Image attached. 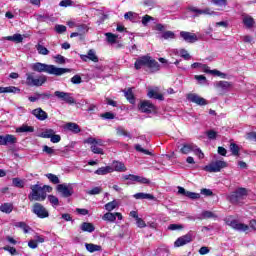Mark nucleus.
I'll use <instances>...</instances> for the list:
<instances>
[{
    "instance_id": "27",
    "label": "nucleus",
    "mask_w": 256,
    "mask_h": 256,
    "mask_svg": "<svg viewBox=\"0 0 256 256\" xmlns=\"http://www.w3.org/2000/svg\"><path fill=\"white\" fill-rule=\"evenodd\" d=\"M66 129L68 131H71V133H81V128L76 124V123H73V122H69L66 124Z\"/></svg>"
},
{
    "instance_id": "38",
    "label": "nucleus",
    "mask_w": 256,
    "mask_h": 256,
    "mask_svg": "<svg viewBox=\"0 0 256 256\" xmlns=\"http://www.w3.org/2000/svg\"><path fill=\"white\" fill-rule=\"evenodd\" d=\"M192 69H202L204 70V73H207V71H209V66L205 65V64H201L199 62H194L192 65H191Z\"/></svg>"
},
{
    "instance_id": "58",
    "label": "nucleus",
    "mask_w": 256,
    "mask_h": 256,
    "mask_svg": "<svg viewBox=\"0 0 256 256\" xmlns=\"http://www.w3.org/2000/svg\"><path fill=\"white\" fill-rule=\"evenodd\" d=\"M186 197H188V199H200L201 194L188 191V193L186 194Z\"/></svg>"
},
{
    "instance_id": "21",
    "label": "nucleus",
    "mask_w": 256,
    "mask_h": 256,
    "mask_svg": "<svg viewBox=\"0 0 256 256\" xmlns=\"http://www.w3.org/2000/svg\"><path fill=\"white\" fill-rule=\"evenodd\" d=\"M1 41H12L13 43H23V36L21 34H14L13 36L2 37Z\"/></svg>"
},
{
    "instance_id": "35",
    "label": "nucleus",
    "mask_w": 256,
    "mask_h": 256,
    "mask_svg": "<svg viewBox=\"0 0 256 256\" xmlns=\"http://www.w3.org/2000/svg\"><path fill=\"white\" fill-rule=\"evenodd\" d=\"M160 39H164L165 41L169 40V39H175V32L173 31H164L162 32Z\"/></svg>"
},
{
    "instance_id": "34",
    "label": "nucleus",
    "mask_w": 256,
    "mask_h": 256,
    "mask_svg": "<svg viewBox=\"0 0 256 256\" xmlns=\"http://www.w3.org/2000/svg\"><path fill=\"white\" fill-rule=\"evenodd\" d=\"M233 84H231V82H227V81H218L216 83V87L218 89H222L223 91H227V89H229L230 87H232Z\"/></svg>"
},
{
    "instance_id": "31",
    "label": "nucleus",
    "mask_w": 256,
    "mask_h": 256,
    "mask_svg": "<svg viewBox=\"0 0 256 256\" xmlns=\"http://www.w3.org/2000/svg\"><path fill=\"white\" fill-rule=\"evenodd\" d=\"M86 249L89 251V253H95L97 251H101V245L93 244V243H86L85 244Z\"/></svg>"
},
{
    "instance_id": "33",
    "label": "nucleus",
    "mask_w": 256,
    "mask_h": 256,
    "mask_svg": "<svg viewBox=\"0 0 256 256\" xmlns=\"http://www.w3.org/2000/svg\"><path fill=\"white\" fill-rule=\"evenodd\" d=\"M0 211L2 213H6L7 215H9V213L13 212V204L11 203H4L0 206Z\"/></svg>"
},
{
    "instance_id": "3",
    "label": "nucleus",
    "mask_w": 256,
    "mask_h": 256,
    "mask_svg": "<svg viewBox=\"0 0 256 256\" xmlns=\"http://www.w3.org/2000/svg\"><path fill=\"white\" fill-rule=\"evenodd\" d=\"M134 67L137 71L139 69H142L143 67H148V69H152L153 71H159V62L157 60L151 58L149 55L141 56L139 57L135 64Z\"/></svg>"
},
{
    "instance_id": "17",
    "label": "nucleus",
    "mask_w": 256,
    "mask_h": 256,
    "mask_svg": "<svg viewBox=\"0 0 256 256\" xmlns=\"http://www.w3.org/2000/svg\"><path fill=\"white\" fill-rule=\"evenodd\" d=\"M191 241H193L191 234H186L175 241L174 247H183V245H187V243H191Z\"/></svg>"
},
{
    "instance_id": "63",
    "label": "nucleus",
    "mask_w": 256,
    "mask_h": 256,
    "mask_svg": "<svg viewBox=\"0 0 256 256\" xmlns=\"http://www.w3.org/2000/svg\"><path fill=\"white\" fill-rule=\"evenodd\" d=\"M54 59H55V61H56V63H58V65H63V64H65V58L62 56V55H56L55 57H54Z\"/></svg>"
},
{
    "instance_id": "36",
    "label": "nucleus",
    "mask_w": 256,
    "mask_h": 256,
    "mask_svg": "<svg viewBox=\"0 0 256 256\" xmlns=\"http://www.w3.org/2000/svg\"><path fill=\"white\" fill-rule=\"evenodd\" d=\"M89 61H93V63H99V57L95 54V50L90 49L87 53Z\"/></svg>"
},
{
    "instance_id": "44",
    "label": "nucleus",
    "mask_w": 256,
    "mask_h": 256,
    "mask_svg": "<svg viewBox=\"0 0 256 256\" xmlns=\"http://www.w3.org/2000/svg\"><path fill=\"white\" fill-rule=\"evenodd\" d=\"M151 21H155V18H153L152 16H150V15H144L143 17H142V25L144 26V27H147V25H149V23H151Z\"/></svg>"
},
{
    "instance_id": "51",
    "label": "nucleus",
    "mask_w": 256,
    "mask_h": 256,
    "mask_svg": "<svg viewBox=\"0 0 256 256\" xmlns=\"http://www.w3.org/2000/svg\"><path fill=\"white\" fill-rule=\"evenodd\" d=\"M136 183H141L142 185H149V183H151V181H149V179H147L143 176L136 175Z\"/></svg>"
},
{
    "instance_id": "13",
    "label": "nucleus",
    "mask_w": 256,
    "mask_h": 256,
    "mask_svg": "<svg viewBox=\"0 0 256 256\" xmlns=\"http://www.w3.org/2000/svg\"><path fill=\"white\" fill-rule=\"evenodd\" d=\"M188 11L196 13L197 15H217V12L211 10V8L199 9L194 6L188 7Z\"/></svg>"
},
{
    "instance_id": "56",
    "label": "nucleus",
    "mask_w": 256,
    "mask_h": 256,
    "mask_svg": "<svg viewBox=\"0 0 256 256\" xmlns=\"http://www.w3.org/2000/svg\"><path fill=\"white\" fill-rule=\"evenodd\" d=\"M180 56L185 59V61H189L191 59V55L189 54V52H187V50L185 49H181L180 50Z\"/></svg>"
},
{
    "instance_id": "41",
    "label": "nucleus",
    "mask_w": 256,
    "mask_h": 256,
    "mask_svg": "<svg viewBox=\"0 0 256 256\" xmlns=\"http://www.w3.org/2000/svg\"><path fill=\"white\" fill-rule=\"evenodd\" d=\"M116 133L117 135H119L120 137L123 136V137H129V139H131V134L127 131H125V128L123 127H118L116 129Z\"/></svg>"
},
{
    "instance_id": "11",
    "label": "nucleus",
    "mask_w": 256,
    "mask_h": 256,
    "mask_svg": "<svg viewBox=\"0 0 256 256\" xmlns=\"http://www.w3.org/2000/svg\"><path fill=\"white\" fill-rule=\"evenodd\" d=\"M187 99H188V101H190V103H195L196 105H199L200 107H203V105H207V100H205V98H203L195 93L188 94Z\"/></svg>"
},
{
    "instance_id": "24",
    "label": "nucleus",
    "mask_w": 256,
    "mask_h": 256,
    "mask_svg": "<svg viewBox=\"0 0 256 256\" xmlns=\"http://www.w3.org/2000/svg\"><path fill=\"white\" fill-rule=\"evenodd\" d=\"M134 199H148L149 201H155V196L149 193L139 192L133 195Z\"/></svg>"
},
{
    "instance_id": "28",
    "label": "nucleus",
    "mask_w": 256,
    "mask_h": 256,
    "mask_svg": "<svg viewBox=\"0 0 256 256\" xmlns=\"http://www.w3.org/2000/svg\"><path fill=\"white\" fill-rule=\"evenodd\" d=\"M124 96L131 105H135V96L133 95V90L131 88L124 90Z\"/></svg>"
},
{
    "instance_id": "10",
    "label": "nucleus",
    "mask_w": 256,
    "mask_h": 256,
    "mask_svg": "<svg viewBox=\"0 0 256 256\" xmlns=\"http://www.w3.org/2000/svg\"><path fill=\"white\" fill-rule=\"evenodd\" d=\"M54 95L55 97H57V99H60V101H64V103H68L69 105H73V103H75V98H73L72 93L64 91H55Z\"/></svg>"
},
{
    "instance_id": "30",
    "label": "nucleus",
    "mask_w": 256,
    "mask_h": 256,
    "mask_svg": "<svg viewBox=\"0 0 256 256\" xmlns=\"http://www.w3.org/2000/svg\"><path fill=\"white\" fill-rule=\"evenodd\" d=\"M20 89L15 86L0 87V93H20Z\"/></svg>"
},
{
    "instance_id": "40",
    "label": "nucleus",
    "mask_w": 256,
    "mask_h": 256,
    "mask_svg": "<svg viewBox=\"0 0 256 256\" xmlns=\"http://www.w3.org/2000/svg\"><path fill=\"white\" fill-rule=\"evenodd\" d=\"M228 199L232 203H238L243 198L240 195H238L237 191H235L228 197Z\"/></svg>"
},
{
    "instance_id": "55",
    "label": "nucleus",
    "mask_w": 256,
    "mask_h": 256,
    "mask_svg": "<svg viewBox=\"0 0 256 256\" xmlns=\"http://www.w3.org/2000/svg\"><path fill=\"white\" fill-rule=\"evenodd\" d=\"M169 231H181L183 229V225L181 224H170L168 226Z\"/></svg>"
},
{
    "instance_id": "4",
    "label": "nucleus",
    "mask_w": 256,
    "mask_h": 256,
    "mask_svg": "<svg viewBox=\"0 0 256 256\" xmlns=\"http://www.w3.org/2000/svg\"><path fill=\"white\" fill-rule=\"evenodd\" d=\"M26 85L28 87H42L47 83V76L36 75L35 72L26 73Z\"/></svg>"
},
{
    "instance_id": "26",
    "label": "nucleus",
    "mask_w": 256,
    "mask_h": 256,
    "mask_svg": "<svg viewBox=\"0 0 256 256\" xmlns=\"http://www.w3.org/2000/svg\"><path fill=\"white\" fill-rule=\"evenodd\" d=\"M33 131H35V128L27 124H24L16 129V133H33Z\"/></svg>"
},
{
    "instance_id": "23",
    "label": "nucleus",
    "mask_w": 256,
    "mask_h": 256,
    "mask_svg": "<svg viewBox=\"0 0 256 256\" xmlns=\"http://www.w3.org/2000/svg\"><path fill=\"white\" fill-rule=\"evenodd\" d=\"M80 229L85 233H93V231H95V225H93V223L90 222H83L80 225Z\"/></svg>"
},
{
    "instance_id": "50",
    "label": "nucleus",
    "mask_w": 256,
    "mask_h": 256,
    "mask_svg": "<svg viewBox=\"0 0 256 256\" xmlns=\"http://www.w3.org/2000/svg\"><path fill=\"white\" fill-rule=\"evenodd\" d=\"M48 201H50L53 207L59 206V198H57L56 196H53V195L48 196Z\"/></svg>"
},
{
    "instance_id": "54",
    "label": "nucleus",
    "mask_w": 256,
    "mask_h": 256,
    "mask_svg": "<svg viewBox=\"0 0 256 256\" xmlns=\"http://www.w3.org/2000/svg\"><path fill=\"white\" fill-rule=\"evenodd\" d=\"M103 191L101 187H94L93 189L87 191L88 195H99Z\"/></svg>"
},
{
    "instance_id": "45",
    "label": "nucleus",
    "mask_w": 256,
    "mask_h": 256,
    "mask_svg": "<svg viewBox=\"0 0 256 256\" xmlns=\"http://www.w3.org/2000/svg\"><path fill=\"white\" fill-rule=\"evenodd\" d=\"M53 135H55V131H53V129H48L42 132L41 137H43V139H51Z\"/></svg>"
},
{
    "instance_id": "52",
    "label": "nucleus",
    "mask_w": 256,
    "mask_h": 256,
    "mask_svg": "<svg viewBox=\"0 0 256 256\" xmlns=\"http://www.w3.org/2000/svg\"><path fill=\"white\" fill-rule=\"evenodd\" d=\"M230 151L232 155L238 156L239 155V146L235 143L230 144Z\"/></svg>"
},
{
    "instance_id": "39",
    "label": "nucleus",
    "mask_w": 256,
    "mask_h": 256,
    "mask_svg": "<svg viewBox=\"0 0 256 256\" xmlns=\"http://www.w3.org/2000/svg\"><path fill=\"white\" fill-rule=\"evenodd\" d=\"M15 227L22 229L24 231V233H29V231L31 230V227H29V225H27V223H25V222H17L15 224Z\"/></svg>"
},
{
    "instance_id": "6",
    "label": "nucleus",
    "mask_w": 256,
    "mask_h": 256,
    "mask_svg": "<svg viewBox=\"0 0 256 256\" xmlns=\"http://www.w3.org/2000/svg\"><path fill=\"white\" fill-rule=\"evenodd\" d=\"M227 167V162L222 160H217L215 162H212L204 167V171H207L208 173H219L221 169H225Z\"/></svg>"
},
{
    "instance_id": "19",
    "label": "nucleus",
    "mask_w": 256,
    "mask_h": 256,
    "mask_svg": "<svg viewBox=\"0 0 256 256\" xmlns=\"http://www.w3.org/2000/svg\"><path fill=\"white\" fill-rule=\"evenodd\" d=\"M243 25L247 27V29H253L255 27V19L249 14L242 15Z\"/></svg>"
},
{
    "instance_id": "42",
    "label": "nucleus",
    "mask_w": 256,
    "mask_h": 256,
    "mask_svg": "<svg viewBox=\"0 0 256 256\" xmlns=\"http://www.w3.org/2000/svg\"><path fill=\"white\" fill-rule=\"evenodd\" d=\"M12 183L14 187H18L19 189H23V187H25V182L20 178H13Z\"/></svg>"
},
{
    "instance_id": "22",
    "label": "nucleus",
    "mask_w": 256,
    "mask_h": 256,
    "mask_svg": "<svg viewBox=\"0 0 256 256\" xmlns=\"http://www.w3.org/2000/svg\"><path fill=\"white\" fill-rule=\"evenodd\" d=\"M124 19L126 21H131V23H137V21H139V14L129 11L124 14Z\"/></svg>"
},
{
    "instance_id": "57",
    "label": "nucleus",
    "mask_w": 256,
    "mask_h": 256,
    "mask_svg": "<svg viewBox=\"0 0 256 256\" xmlns=\"http://www.w3.org/2000/svg\"><path fill=\"white\" fill-rule=\"evenodd\" d=\"M91 151H92L93 153H95L96 155H103V149L100 148V147H98V146L95 145V144L91 146Z\"/></svg>"
},
{
    "instance_id": "9",
    "label": "nucleus",
    "mask_w": 256,
    "mask_h": 256,
    "mask_svg": "<svg viewBox=\"0 0 256 256\" xmlns=\"http://www.w3.org/2000/svg\"><path fill=\"white\" fill-rule=\"evenodd\" d=\"M57 191L64 198H69L75 193V191L73 190V184H67V183L58 184Z\"/></svg>"
},
{
    "instance_id": "16",
    "label": "nucleus",
    "mask_w": 256,
    "mask_h": 256,
    "mask_svg": "<svg viewBox=\"0 0 256 256\" xmlns=\"http://www.w3.org/2000/svg\"><path fill=\"white\" fill-rule=\"evenodd\" d=\"M180 37L186 42V43H196L198 41L197 35L193 34L191 32L187 31H181Z\"/></svg>"
},
{
    "instance_id": "60",
    "label": "nucleus",
    "mask_w": 256,
    "mask_h": 256,
    "mask_svg": "<svg viewBox=\"0 0 256 256\" xmlns=\"http://www.w3.org/2000/svg\"><path fill=\"white\" fill-rule=\"evenodd\" d=\"M55 31H56V33H59V34L65 33V31H67V27L65 25L58 24L55 26Z\"/></svg>"
},
{
    "instance_id": "8",
    "label": "nucleus",
    "mask_w": 256,
    "mask_h": 256,
    "mask_svg": "<svg viewBox=\"0 0 256 256\" xmlns=\"http://www.w3.org/2000/svg\"><path fill=\"white\" fill-rule=\"evenodd\" d=\"M226 225H229L232 229H235V231H240V233H245L249 231V225H246L244 223H240L237 220L228 218L226 220Z\"/></svg>"
},
{
    "instance_id": "7",
    "label": "nucleus",
    "mask_w": 256,
    "mask_h": 256,
    "mask_svg": "<svg viewBox=\"0 0 256 256\" xmlns=\"http://www.w3.org/2000/svg\"><path fill=\"white\" fill-rule=\"evenodd\" d=\"M32 213L39 219H47L49 217V211L41 203H35L32 207Z\"/></svg>"
},
{
    "instance_id": "20",
    "label": "nucleus",
    "mask_w": 256,
    "mask_h": 256,
    "mask_svg": "<svg viewBox=\"0 0 256 256\" xmlns=\"http://www.w3.org/2000/svg\"><path fill=\"white\" fill-rule=\"evenodd\" d=\"M32 115H34V117H36V119H38L39 121H45V119H47L49 117L47 115V112H45L41 108H36V109L32 110Z\"/></svg>"
},
{
    "instance_id": "37",
    "label": "nucleus",
    "mask_w": 256,
    "mask_h": 256,
    "mask_svg": "<svg viewBox=\"0 0 256 256\" xmlns=\"http://www.w3.org/2000/svg\"><path fill=\"white\" fill-rule=\"evenodd\" d=\"M46 177L54 185H59L61 183V181L59 180V177H57V175H55V174L48 173V174H46Z\"/></svg>"
},
{
    "instance_id": "1",
    "label": "nucleus",
    "mask_w": 256,
    "mask_h": 256,
    "mask_svg": "<svg viewBox=\"0 0 256 256\" xmlns=\"http://www.w3.org/2000/svg\"><path fill=\"white\" fill-rule=\"evenodd\" d=\"M31 69L37 73H48V75H55L56 77H61V75H65V73H71V69L69 68H58L55 65L41 62L32 64Z\"/></svg>"
},
{
    "instance_id": "48",
    "label": "nucleus",
    "mask_w": 256,
    "mask_h": 256,
    "mask_svg": "<svg viewBox=\"0 0 256 256\" xmlns=\"http://www.w3.org/2000/svg\"><path fill=\"white\" fill-rule=\"evenodd\" d=\"M36 49H37L39 55H47L49 53V50L41 44L36 45Z\"/></svg>"
},
{
    "instance_id": "12",
    "label": "nucleus",
    "mask_w": 256,
    "mask_h": 256,
    "mask_svg": "<svg viewBox=\"0 0 256 256\" xmlns=\"http://www.w3.org/2000/svg\"><path fill=\"white\" fill-rule=\"evenodd\" d=\"M121 221L123 219V215L119 212L111 213L107 212L102 216L103 221H108V223H115V221Z\"/></svg>"
},
{
    "instance_id": "64",
    "label": "nucleus",
    "mask_w": 256,
    "mask_h": 256,
    "mask_svg": "<svg viewBox=\"0 0 256 256\" xmlns=\"http://www.w3.org/2000/svg\"><path fill=\"white\" fill-rule=\"evenodd\" d=\"M3 249L4 251H8L10 255H17V249H15L14 247L6 246Z\"/></svg>"
},
{
    "instance_id": "5",
    "label": "nucleus",
    "mask_w": 256,
    "mask_h": 256,
    "mask_svg": "<svg viewBox=\"0 0 256 256\" xmlns=\"http://www.w3.org/2000/svg\"><path fill=\"white\" fill-rule=\"evenodd\" d=\"M180 153H182L183 155H189V153H194V155H197V157H199L200 159H203L205 157L203 151H201L200 148L193 143L184 144L180 149Z\"/></svg>"
},
{
    "instance_id": "14",
    "label": "nucleus",
    "mask_w": 256,
    "mask_h": 256,
    "mask_svg": "<svg viewBox=\"0 0 256 256\" xmlns=\"http://www.w3.org/2000/svg\"><path fill=\"white\" fill-rule=\"evenodd\" d=\"M17 143V137L11 134L0 135V145H15Z\"/></svg>"
},
{
    "instance_id": "2",
    "label": "nucleus",
    "mask_w": 256,
    "mask_h": 256,
    "mask_svg": "<svg viewBox=\"0 0 256 256\" xmlns=\"http://www.w3.org/2000/svg\"><path fill=\"white\" fill-rule=\"evenodd\" d=\"M31 193L28 196L30 201H45L47 199V191L51 189V186L44 185L43 187L39 184L32 185L30 187Z\"/></svg>"
},
{
    "instance_id": "29",
    "label": "nucleus",
    "mask_w": 256,
    "mask_h": 256,
    "mask_svg": "<svg viewBox=\"0 0 256 256\" xmlns=\"http://www.w3.org/2000/svg\"><path fill=\"white\" fill-rule=\"evenodd\" d=\"M108 173H113L111 166L100 167L95 171L96 175H108Z\"/></svg>"
},
{
    "instance_id": "47",
    "label": "nucleus",
    "mask_w": 256,
    "mask_h": 256,
    "mask_svg": "<svg viewBox=\"0 0 256 256\" xmlns=\"http://www.w3.org/2000/svg\"><path fill=\"white\" fill-rule=\"evenodd\" d=\"M134 148L136 149V151H138V153H144V155H153L149 150L141 147L140 144H136Z\"/></svg>"
},
{
    "instance_id": "18",
    "label": "nucleus",
    "mask_w": 256,
    "mask_h": 256,
    "mask_svg": "<svg viewBox=\"0 0 256 256\" xmlns=\"http://www.w3.org/2000/svg\"><path fill=\"white\" fill-rule=\"evenodd\" d=\"M110 167L112 169V173L115 171L117 173H125V171H127V167L125 166V163L120 161H113Z\"/></svg>"
},
{
    "instance_id": "32",
    "label": "nucleus",
    "mask_w": 256,
    "mask_h": 256,
    "mask_svg": "<svg viewBox=\"0 0 256 256\" xmlns=\"http://www.w3.org/2000/svg\"><path fill=\"white\" fill-rule=\"evenodd\" d=\"M119 207V202L117 200H113L111 202H108L104 205V209L108 212L113 211L114 209H117Z\"/></svg>"
},
{
    "instance_id": "46",
    "label": "nucleus",
    "mask_w": 256,
    "mask_h": 256,
    "mask_svg": "<svg viewBox=\"0 0 256 256\" xmlns=\"http://www.w3.org/2000/svg\"><path fill=\"white\" fill-rule=\"evenodd\" d=\"M60 7H76L75 3L72 0H62L59 3Z\"/></svg>"
},
{
    "instance_id": "62",
    "label": "nucleus",
    "mask_w": 256,
    "mask_h": 256,
    "mask_svg": "<svg viewBox=\"0 0 256 256\" xmlns=\"http://www.w3.org/2000/svg\"><path fill=\"white\" fill-rule=\"evenodd\" d=\"M206 135L210 140L217 139V133L215 132V130H208L206 132Z\"/></svg>"
},
{
    "instance_id": "59",
    "label": "nucleus",
    "mask_w": 256,
    "mask_h": 256,
    "mask_svg": "<svg viewBox=\"0 0 256 256\" xmlns=\"http://www.w3.org/2000/svg\"><path fill=\"white\" fill-rule=\"evenodd\" d=\"M36 96L39 97V99H42L43 101H47L48 99H51V93H36Z\"/></svg>"
},
{
    "instance_id": "49",
    "label": "nucleus",
    "mask_w": 256,
    "mask_h": 256,
    "mask_svg": "<svg viewBox=\"0 0 256 256\" xmlns=\"http://www.w3.org/2000/svg\"><path fill=\"white\" fill-rule=\"evenodd\" d=\"M194 79H196L200 85H207V78L204 75H195Z\"/></svg>"
},
{
    "instance_id": "53",
    "label": "nucleus",
    "mask_w": 256,
    "mask_h": 256,
    "mask_svg": "<svg viewBox=\"0 0 256 256\" xmlns=\"http://www.w3.org/2000/svg\"><path fill=\"white\" fill-rule=\"evenodd\" d=\"M213 5H216L217 7H227V0H212Z\"/></svg>"
},
{
    "instance_id": "61",
    "label": "nucleus",
    "mask_w": 256,
    "mask_h": 256,
    "mask_svg": "<svg viewBox=\"0 0 256 256\" xmlns=\"http://www.w3.org/2000/svg\"><path fill=\"white\" fill-rule=\"evenodd\" d=\"M81 81H82V79H81V76H79V75H74L72 78H71V83H73V85H79V84H81Z\"/></svg>"
},
{
    "instance_id": "15",
    "label": "nucleus",
    "mask_w": 256,
    "mask_h": 256,
    "mask_svg": "<svg viewBox=\"0 0 256 256\" xmlns=\"http://www.w3.org/2000/svg\"><path fill=\"white\" fill-rule=\"evenodd\" d=\"M138 109L141 113H153L155 111V105L149 101H143L138 106Z\"/></svg>"
},
{
    "instance_id": "43",
    "label": "nucleus",
    "mask_w": 256,
    "mask_h": 256,
    "mask_svg": "<svg viewBox=\"0 0 256 256\" xmlns=\"http://www.w3.org/2000/svg\"><path fill=\"white\" fill-rule=\"evenodd\" d=\"M105 35H106V41L108 43H117V35H115L111 32H108Z\"/></svg>"
},
{
    "instance_id": "25",
    "label": "nucleus",
    "mask_w": 256,
    "mask_h": 256,
    "mask_svg": "<svg viewBox=\"0 0 256 256\" xmlns=\"http://www.w3.org/2000/svg\"><path fill=\"white\" fill-rule=\"evenodd\" d=\"M217 217V214L212 212V211H203L199 216L198 219L203 220V219H215Z\"/></svg>"
}]
</instances>
